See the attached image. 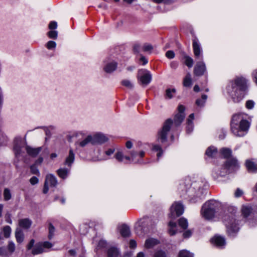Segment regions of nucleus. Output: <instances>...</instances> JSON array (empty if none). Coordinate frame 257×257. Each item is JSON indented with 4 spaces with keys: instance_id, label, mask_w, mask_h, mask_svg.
<instances>
[{
    "instance_id": "1",
    "label": "nucleus",
    "mask_w": 257,
    "mask_h": 257,
    "mask_svg": "<svg viewBox=\"0 0 257 257\" xmlns=\"http://www.w3.org/2000/svg\"><path fill=\"white\" fill-rule=\"evenodd\" d=\"M246 88V80L243 77H236L229 82L226 90L234 102L240 101L243 98L242 91Z\"/></svg>"
},
{
    "instance_id": "2",
    "label": "nucleus",
    "mask_w": 257,
    "mask_h": 257,
    "mask_svg": "<svg viewBox=\"0 0 257 257\" xmlns=\"http://www.w3.org/2000/svg\"><path fill=\"white\" fill-rule=\"evenodd\" d=\"M250 126L249 122L243 118L241 114H235L230 121L231 132L236 137L244 136L248 132Z\"/></svg>"
},
{
    "instance_id": "3",
    "label": "nucleus",
    "mask_w": 257,
    "mask_h": 257,
    "mask_svg": "<svg viewBox=\"0 0 257 257\" xmlns=\"http://www.w3.org/2000/svg\"><path fill=\"white\" fill-rule=\"evenodd\" d=\"M238 167L239 164L237 159L232 158L227 160L224 165L215 167L212 171V176L215 179L224 177Z\"/></svg>"
},
{
    "instance_id": "4",
    "label": "nucleus",
    "mask_w": 257,
    "mask_h": 257,
    "mask_svg": "<svg viewBox=\"0 0 257 257\" xmlns=\"http://www.w3.org/2000/svg\"><path fill=\"white\" fill-rule=\"evenodd\" d=\"M220 207L221 204L219 201L208 200L203 205L200 211L201 215L206 220H211L214 217L216 211Z\"/></svg>"
},
{
    "instance_id": "5",
    "label": "nucleus",
    "mask_w": 257,
    "mask_h": 257,
    "mask_svg": "<svg viewBox=\"0 0 257 257\" xmlns=\"http://www.w3.org/2000/svg\"><path fill=\"white\" fill-rule=\"evenodd\" d=\"M199 182H194L191 186L189 187L186 186L184 184H180L179 190L182 192V195H184L185 193H187L188 196L190 198V201L195 203L198 200H195V197L196 196L198 199H200V196L202 194L201 189V186L199 185Z\"/></svg>"
},
{
    "instance_id": "6",
    "label": "nucleus",
    "mask_w": 257,
    "mask_h": 257,
    "mask_svg": "<svg viewBox=\"0 0 257 257\" xmlns=\"http://www.w3.org/2000/svg\"><path fill=\"white\" fill-rule=\"evenodd\" d=\"M223 222L229 236H234L239 230L238 220L233 214H226L223 217Z\"/></svg>"
},
{
    "instance_id": "7",
    "label": "nucleus",
    "mask_w": 257,
    "mask_h": 257,
    "mask_svg": "<svg viewBox=\"0 0 257 257\" xmlns=\"http://www.w3.org/2000/svg\"><path fill=\"white\" fill-rule=\"evenodd\" d=\"M171 119H167L163 124L162 128L158 132L157 140L158 142L163 143L167 141V135L172 124Z\"/></svg>"
},
{
    "instance_id": "8",
    "label": "nucleus",
    "mask_w": 257,
    "mask_h": 257,
    "mask_svg": "<svg viewBox=\"0 0 257 257\" xmlns=\"http://www.w3.org/2000/svg\"><path fill=\"white\" fill-rule=\"evenodd\" d=\"M26 146H27L22 140L18 139L15 140L14 150L15 155L17 158L24 156L25 152V151H26Z\"/></svg>"
},
{
    "instance_id": "9",
    "label": "nucleus",
    "mask_w": 257,
    "mask_h": 257,
    "mask_svg": "<svg viewBox=\"0 0 257 257\" xmlns=\"http://www.w3.org/2000/svg\"><path fill=\"white\" fill-rule=\"evenodd\" d=\"M169 217L175 219L183 213L184 207L180 203H175L171 207Z\"/></svg>"
},
{
    "instance_id": "10",
    "label": "nucleus",
    "mask_w": 257,
    "mask_h": 257,
    "mask_svg": "<svg viewBox=\"0 0 257 257\" xmlns=\"http://www.w3.org/2000/svg\"><path fill=\"white\" fill-rule=\"evenodd\" d=\"M178 112L175 115L174 123L176 125H179L185 118V107L183 105H179L178 107Z\"/></svg>"
},
{
    "instance_id": "11",
    "label": "nucleus",
    "mask_w": 257,
    "mask_h": 257,
    "mask_svg": "<svg viewBox=\"0 0 257 257\" xmlns=\"http://www.w3.org/2000/svg\"><path fill=\"white\" fill-rule=\"evenodd\" d=\"M131 157L129 156H124L123 155V153L121 151H118L115 154L114 157L119 162H122L123 161V160L125 159L127 161H130L132 160L133 161H135V158L137 155V153L135 151H132L130 153Z\"/></svg>"
},
{
    "instance_id": "12",
    "label": "nucleus",
    "mask_w": 257,
    "mask_h": 257,
    "mask_svg": "<svg viewBox=\"0 0 257 257\" xmlns=\"http://www.w3.org/2000/svg\"><path fill=\"white\" fill-rule=\"evenodd\" d=\"M92 145L102 144L107 142L108 138L104 134L97 133L92 136Z\"/></svg>"
},
{
    "instance_id": "13",
    "label": "nucleus",
    "mask_w": 257,
    "mask_h": 257,
    "mask_svg": "<svg viewBox=\"0 0 257 257\" xmlns=\"http://www.w3.org/2000/svg\"><path fill=\"white\" fill-rule=\"evenodd\" d=\"M206 71V66L203 61L198 62L195 65L194 68L195 75L200 76L203 75Z\"/></svg>"
},
{
    "instance_id": "14",
    "label": "nucleus",
    "mask_w": 257,
    "mask_h": 257,
    "mask_svg": "<svg viewBox=\"0 0 257 257\" xmlns=\"http://www.w3.org/2000/svg\"><path fill=\"white\" fill-rule=\"evenodd\" d=\"M143 71L144 73L140 77L139 79L142 84L147 85L151 82L152 75L148 71L144 70Z\"/></svg>"
},
{
    "instance_id": "15",
    "label": "nucleus",
    "mask_w": 257,
    "mask_h": 257,
    "mask_svg": "<svg viewBox=\"0 0 257 257\" xmlns=\"http://www.w3.org/2000/svg\"><path fill=\"white\" fill-rule=\"evenodd\" d=\"M117 66V63L114 61H111L105 64L103 69L105 72L111 73L116 69Z\"/></svg>"
},
{
    "instance_id": "16",
    "label": "nucleus",
    "mask_w": 257,
    "mask_h": 257,
    "mask_svg": "<svg viewBox=\"0 0 257 257\" xmlns=\"http://www.w3.org/2000/svg\"><path fill=\"white\" fill-rule=\"evenodd\" d=\"M75 160V154L72 149H70L69 151V154L67 157H66L64 164L65 166H67L69 168H71L73 163L74 162Z\"/></svg>"
},
{
    "instance_id": "17",
    "label": "nucleus",
    "mask_w": 257,
    "mask_h": 257,
    "mask_svg": "<svg viewBox=\"0 0 257 257\" xmlns=\"http://www.w3.org/2000/svg\"><path fill=\"white\" fill-rule=\"evenodd\" d=\"M212 243L219 247H222L225 245V238L219 235H215L211 239Z\"/></svg>"
},
{
    "instance_id": "18",
    "label": "nucleus",
    "mask_w": 257,
    "mask_h": 257,
    "mask_svg": "<svg viewBox=\"0 0 257 257\" xmlns=\"http://www.w3.org/2000/svg\"><path fill=\"white\" fill-rule=\"evenodd\" d=\"M193 50L194 55L196 57H198L201 55V48L200 45L199 44L197 39H194L193 40Z\"/></svg>"
},
{
    "instance_id": "19",
    "label": "nucleus",
    "mask_w": 257,
    "mask_h": 257,
    "mask_svg": "<svg viewBox=\"0 0 257 257\" xmlns=\"http://www.w3.org/2000/svg\"><path fill=\"white\" fill-rule=\"evenodd\" d=\"M19 226L23 229H29L32 223V221L29 218H23L19 220Z\"/></svg>"
},
{
    "instance_id": "20",
    "label": "nucleus",
    "mask_w": 257,
    "mask_h": 257,
    "mask_svg": "<svg viewBox=\"0 0 257 257\" xmlns=\"http://www.w3.org/2000/svg\"><path fill=\"white\" fill-rule=\"evenodd\" d=\"M45 183L51 187H55L57 184V180L54 175L50 174L46 176Z\"/></svg>"
},
{
    "instance_id": "21",
    "label": "nucleus",
    "mask_w": 257,
    "mask_h": 257,
    "mask_svg": "<svg viewBox=\"0 0 257 257\" xmlns=\"http://www.w3.org/2000/svg\"><path fill=\"white\" fill-rule=\"evenodd\" d=\"M41 150L42 147L33 148L28 146H26V152L27 154L33 157H36L39 154V153L41 151Z\"/></svg>"
},
{
    "instance_id": "22",
    "label": "nucleus",
    "mask_w": 257,
    "mask_h": 257,
    "mask_svg": "<svg viewBox=\"0 0 257 257\" xmlns=\"http://www.w3.org/2000/svg\"><path fill=\"white\" fill-rule=\"evenodd\" d=\"M92 136L89 135L83 140L77 142L76 143V145L82 148H84L87 146L89 143L92 144Z\"/></svg>"
},
{
    "instance_id": "23",
    "label": "nucleus",
    "mask_w": 257,
    "mask_h": 257,
    "mask_svg": "<svg viewBox=\"0 0 257 257\" xmlns=\"http://www.w3.org/2000/svg\"><path fill=\"white\" fill-rule=\"evenodd\" d=\"M45 250L43 248V246L41 244V242H39L37 243L32 250V254L33 255H37L39 254H41L45 252Z\"/></svg>"
},
{
    "instance_id": "24",
    "label": "nucleus",
    "mask_w": 257,
    "mask_h": 257,
    "mask_svg": "<svg viewBox=\"0 0 257 257\" xmlns=\"http://www.w3.org/2000/svg\"><path fill=\"white\" fill-rule=\"evenodd\" d=\"M15 237L17 242L19 243H22L24 240V234L20 228H17L15 231Z\"/></svg>"
},
{
    "instance_id": "25",
    "label": "nucleus",
    "mask_w": 257,
    "mask_h": 257,
    "mask_svg": "<svg viewBox=\"0 0 257 257\" xmlns=\"http://www.w3.org/2000/svg\"><path fill=\"white\" fill-rule=\"evenodd\" d=\"M70 168H60L57 171V175L58 176L63 179H65L67 177L68 173L70 171Z\"/></svg>"
},
{
    "instance_id": "26",
    "label": "nucleus",
    "mask_w": 257,
    "mask_h": 257,
    "mask_svg": "<svg viewBox=\"0 0 257 257\" xmlns=\"http://www.w3.org/2000/svg\"><path fill=\"white\" fill-rule=\"evenodd\" d=\"M119 232L123 237H127L130 235V228L126 225H122L119 227Z\"/></svg>"
},
{
    "instance_id": "27",
    "label": "nucleus",
    "mask_w": 257,
    "mask_h": 257,
    "mask_svg": "<svg viewBox=\"0 0 257 257\" xmlns=\"http://www.w3.org/2000/svg\"><path fill=\"white\" fill-rule=\"evenodd\" d=\"M246 167L249 172H255L257 170V165L250 160H247L245 163Z\"/></svg>"
},
{
    "instance_id": "28",
    "label": "nucleus",
    "mask_w": 257,
    "mask_h": 257,
    "mask_svg": "<svg viewBox=\"0 0 257 257\" xmlns=\"http://www.w3.org/2000/svg\"><path fill=\"white\" fill-rule=\"evenodd\" d=\"M193 119L194 113H191L189 115V117L187 119V132L188 133L192 132L193 130V125L192 122Z\"/></svg>"
},
{
    "instance_id": "29",
    "label": "nucleus",
    "mask_w": 257,
    "mask_h": 257,
    "mask_svg": "<svg viewBox=\"0 0 257 257\" xmlns=\"http://www.w3.org/2000/svg\"><path fill=\"white\" fill-rule=\"evenodd\" d=\"M159 243L158 240L154 238H149L145 241V247L147 248H152Z\"/></svg>"
},
{
    "instance_id": "30",
    "label": "nucleus",
    "mask_w": 257,
    "mask_h": 257,
    "mask_svg": "<svg viewBox=\"0 0 257 257\" xmlns=\"http://www.w3.org/2000/svg\"><path fill=\"white\" fill-rule=\"evenodd\" d=\"M242 215L244 217H247L252 212V209L250 206L243 205L241 208Z\"/></svg>"
},
{
    "instance_id": "31",
    "label": "nucleus",
    "mask_w": 257,
    "mask_h": 257,
    "mask_svg": "<svg viewBox=\"0 0 257 257\" xmlns=\"http://www.w3.org/2000/svg\"><path fill=\"white\" fill-rule=\"evenodd\" d=\"M192 84L191 75L190 73H187L186 76L184 78L183 85L184 87H190Z\"/></svg>"
},
{
    "instance_id": "32",
    "label": "nucleus",
    "mask_w": 257,
    "mask_h": 257,
    "mask_svg": "<svg viewBox=\"0 0 257 257\" xmlns=\"http://www.w3.org/2000/svg\"><path fill=\"white\" fill-rule=\"evenodd\" d=\"M217 154V149L213 146L208 148L206 151V155L209 157H214Z\"/></svg>"
},
{
    "instance_id": "33",
    "label": "nucleus",
    "mask_w": 257,
    "mask_h": 257,
    "mask_svg": "<svg viewBox=\"0 0 257 257\" xmlns=\"http://www.w3.org/2000/svg\"><path fill=\"white\" fill-rule=\"evenodd\" d=\"M169 233L170 235H173L175 234L177 232V231L176 230V228L177 227L176 223L175 222H173L172 221H170L169 222Z\"/></svg>"
},
{
    "instance_id": "34",
    "label": "nucleus",
    "mask_w": 257,
    "mask_h": 257,
    "mask_svg": "<svg viewBox=\"0 0 257 257\" xmlns=\"http://www.w3.org/2000/svg\"><path fill=\"white\" fill-rule=\"evenodd\" d=\"M119 251L114 247H111L108 250V257H118Z\"/></svg>"
},
{
    "instance_id": "35",
    "label": "nucleus",
    "mask_w": 257,
    "mask_h": 257,
    "mask_svg": "<svg viewBox=\"0 0 257 257\" xmlns=\"http://www.w3.org/2000/svg\"><path fill=\"white\" fill-rule=\"evenodd\" d=\"M201 98L202 99H197L196 101V104L199 107L204 106L207 98V96L206 94H203L201 96Z\"/></svg>"
},
{
    "instance_id": "36",
    "label": "nucleus",
    "mask_w": 257,
    "mask_h": 257,
    "mask_svg": "<svg viewBox=\"0 0 257 257\" xmlns=\"http://www.w3.org/2000/svg\"><path fill=\"white\" fill-rule=\"evenodd\" d=\"M220 153L224 158H227L231 156V150L228 148H222L220 150Z\"/></svg>"
},
{
    "instance_id": "37",
    "label": "nucleus",
    "mask_w": 257,
    "mask_h": 257,
    "mask_svg": "<svg viewBox=\"0 0 257 257\" xmlns=\"http://www.w3.org/2000/svg\"><path fill=\"white\" fill-rule=\"evenodd\" d=\"M153 150L156 152H158L157 153V158L159 159L160 157L162 156L163 151L161 147L158 145H154L153 146Z\"/></svg>"
},
{
    "instance_id": "38",
    "label": "nucleus",
    "mask_w": 257,
    "mask_h": 257,
    "mask_svg": "<svg viewBox=\"0 0 257 257\" xmlns=\"http://www.w3.org/2000/svg\"><path fill=\"white\" fill-rule=\"evenodd\" d=\"M178 256L179 257H194L193 253L185 249L181 250Z\"/></svg>"
},
{
    "instance_id": "39",
    "label": "nucleus",
    "mask_w": 257,
    "mask_h": 257,
    "mask_svg": "<svg viewBox=\"0 0 257 257\" xmlns=\"http://www.w3.org/2000/svg\"><path fill=\"white\" fill-rule=\"evenodd\" d=\"M179 225L183 229H186L188 227V221L187 220L183 217H182L179 220Z\"/></svg>"
},
{
    "instance_id": "40",
    "label": "nucleus",
    "mask_w": 257,
    "mask_h": 257,
    "mask_svg": "<svg viewBox=\"0 0 257 257\" xmlns=\"http://www.w3.org/2000/svg\"><path fill=\"white\" fill-rule=\"evenodd\" d=\"M184 58L185 60L184 63L185 65L189 68L192 67L193 64V59L190 57L188 56H185Z\"/></svg>"
},
{
    "instance_id": "41",
    "label": "nucleus",
    "mask_w": 257,
    "mask_h": 257,
    "mask_svg": "<svg viewBox=\"0 0 257 257\" xmlns=\"http://www.w3.org/2000/svg\"><path fill=\"white\" fill-rule=\"evenodd\" d=\"M153 49V46L150 44L146 43L142 46V50L144 52L151 53Z\"/></svg>"
},
{
    "instance_id": "42",
    "label": "nucleus",
    "mask_w": 257,
    "mask_h": 257,
    "mask_svg": "<svg viewBox=\"0 0 257 257\" xmlns=\"http://www.w3.org/2000/svg\"><path fill=\"white\" fill-rule=\"evenodd\" d=\"M3 231L5 237L9 238L11 234V228L9 226H6L3 228Z\"/></svg>"
},
{
    "instance_id": "43",
    "label": "nucleus",
    "mask_w": 257,
    "mask_h": 257,
    "mask_svg": "<svg viewBox=\"0 0 257 257\" xmlns=\"http://www.w3.org/2000/svg\"><path fill=\"white\" fill-rule=\"evenodd\" d=\"M55 231V227L52 225V223L49 224V235H48V238L49 239H51L52 238L54 235V232Z\"/></svg>"
},
{
    "instance_id": "44",
    "label": "nucleus",
    "mask_w": 257,
    "mask_h": 257,
    "mask_svg": "<svg viewBox=\"0 0 257 257\" xmlns=\"http://www.w3.org/2000/svg\"><path fill=\"white\" fill-rule=\"evenodd\" d=\"M153 257H167V255L164 251L160 249L154 252Z\"/></svg>"
},
{
    "instance_id": "45",
    "label": "nucleus",
    "mask_w": 257,
    "mask_h": 257,
    "mask_svg": "<svg viewBox=\"0 0 257 257\" xmlns=\"http://www.w3.org/2000/svg\"><path fill=\"white\" fill-rule=\"evenodd\" d=\"M176 92V89H167L166 91V96L170 99L172 98L173 94Z\"/></svg>"
},
{
    "instance_id": "46",
    "label": "nucleus",
    "mask_w": 257,
    "mask_h": 257,
    "mask_svg": "<svg viewBox=\"0 0 257 257\" xmlns=\"http://www.w3.org/2000/svg\"><path fill=\"white\" fill-rule=\"evenodd\" d=\"M4 199L6 200H9L11 198V194L9 189L6 188L4 192Z\"/></svg>"
},
{
    "instance_id": "47",
    "label": "nucleus",
    "mask_w": 257,
    "mask_h": 257,
    "mask_svg": "<svg viewBox=\"0 0 257 257\" xmlns=\"http://www.w3.org/2000/svg\"><path fill=\"white\" fill-rule=\"evenodd\" d=\"M8 249L11 253H12L15 251V244L12 241L9 242V244L8 245Z\"/></svg>"
},
{
    "instance_id": "48",
    "label": "nucleus",
    "mask_w": 257,
    "mask_h": 257,
    "mask_svg": "<svg viewBox=\"0 0 257 257\" xmlns=\"http://www.w3.org/2000/svg\"><path fill=\"white\" fill-rule=\"evenodd\" d=\"M56 47V43L53 41H49L46 44V47L49 50L55 49Z\"/></svg>"
},
{
    "instance_id": "49",
    "label": "nucleus",
    "mask_w": 257,
    "mask_h": 257,
    "mask_svg": "<svg viewBox=\"0 0 257 257\" xmlns=\"http://www.w3.org/2000/svg\"><path fill=\"white\" fill-rule=\"evenodd\" d=\"M121 84L122 85L126 87L129 89H132L133 87V85L132 82L128 80H123L121 82Z\"/></svg>"
},
{
    "instance_id": "50",
    "label": "nucleus",
    "mask_w": 257,
    "mask_h": 257,
    "mask_svg": "<svg viewBox=\"0 0 257 257\" xmlns=\"http://www.w3.org/2000/svg\"><path fill=\"white\" fill-rule=\"evenodd\" d=\"M48 37L51 39H56L58 36V32L56 31H50L48 33Z\"/></svg>"
},
{
    "instance_id": "51",
    "label": "nucleus",
    "mask_w": 257,
    "mask_h": 257,
    "mask_svg": "<svg viewBox=\"0 0 257 257\" xmlns=\"http://www.w3.org/2000/svg\"><path fill=\"white\" fill-rule=\"evenodd\" d=\"M41 244L43 246V248L45 250V249L47 248H50L53 246V244L52 243L49 242V241H44V242H41Z\"/></svg>"
},
{
    "instance_id": "52",
    "label": "nucleus",
    "mask_w": 257,
    "mask_h": 257,
    "mask_svg": "<svg viewBox=\"0 0 257 257\" xmlns=\"http://www.w3.org/2000/svg\"><path fill=\"white\" fill-rule=\"evenodd\" d=\"M31 172L33 174L39 175V171L36 165H33L30 167Z\"/></svg>"
},
{
    "instance_id": "53",
    "label": "nucleus",
    "mask_w": 257,
    "mask_h": 257,
    "mask_svg": "<svg viewBox=\"0 0 257 257\" xmlns=\"http://www.w3.org/2000/svg\"><path fill=\"white\" fill-rule=\"evenodd\" d=\"M35 242V239H31L30 240V241H29V242L27 245L26 247H27V250H31V249L32 250L33 248L35 246L34 245Z\"/></svg>"
},
{
    "instance_id": "54",
    "label": "nucleus",
    "mask_w": 257,
    "mask_h": 257,
    "mask_svg": "<svg viewBox=\"0 0 257 257\" xmlns=\"http://www.w3.org/2000/svg\"><path fill=\"white\" fill-rule=\"evenodd\" d=\"M142 49V46L139 43L135 44L134 46V51L135 53H139Z\"/></svg>"
},
{
    "instance_id": "55",
    "label": "nucleus",
    "mask_w": 257,
    "mask_h": 257,
    "mask_svg": "<svg viewBox=\"0 0 257 257\" xmlns=\"http://www.w3.org/2000/svg\"><path fill=\"white\" fill-rule=\"evenodd\" d=\"M254 105V102L252 100H247L246 102V107L248 109H252Z\"/></svg>"
},
{
    "instance_id": "56",
    "label": "nucleus",
    "mask_w": 257,
    "mask_h": 257,
    "mask_svg": "<svg viewBox=\"0 0 257 257\" xmlns=\"http://www.w3.org/2000/svg\"><path fill=\"white\" fill-rule=\"evenodd\" d=\"M142 227L141 226H138L136 228V233L140 236L143 235L144 234V231H142Z\"/></svg>"
},
{
    "instance_id": "57",
    "label": "nucleus",
    "mask_w": 257,
    "mask_h": 257,
    "mask_svg": "<svg viewBox=\"0 0 257 257\" xmlns=\"http://www.w3.org/2000/svg\"><path fill=\"white\" fill-rule=\"evenodd\" d=\"M166 56L169 59H172L175 57V53L173 51H168L166 53Z\"/></svg>"
},
{
    "instance_id": "58",
    "label": "nucleus",
    "mask_w": 257,
    "mask_h": 257,
    "mask_svg": "<svg viewBox=\"0 0 257 257\" xmlns=\"http://www.w3.org/2000/svg\"><path fill=\"white\" fill-rule=\"evenodd\" d=\"M57 27V23L55 21L51 22L49 25V28L50 29L53 30L56 29Z\"/></svg>"
},
{
    "instance_id": "59",
    "label": "nucleus",
    "mask_w": 257,
    "mask_h": 257,
    "mask_svg": "<svg viewBox=\"0 0 257 257\" xmlns=\"http://www.w3.org/2000/svg\"><path fill=\"white\" fill-rule=\"evenodd\" d=\"M152 1L157 4L164 3L168 4L171 3L170 0H152Z\"/></svg>"
},
{
    "instance_id": "60",
    "label": "nucleus",
    "mask_w": 257,
    "mask_h": 257,
    "mask_svg": "<svg viewBox=\"0 0 257 257\" xmlns=\"http://www.w3.org/2000/svg\"><path fill=\"white\" fill-rule=\"evenodd\" d=\"M30 182L32 185H34L38 183L39 180L37 177L34 176L30 179Z\"/></svg>"
},
{
    "instance_id": "61",
    "label": "nucleus",
    "mask_w": 257,
    "mask_h": 257,
    "mask_svg": "<svg viewBox=\"0 0 257 257\" xmlns=\"http://www.w3.org/2000/svg\"><path fill=\"white\" fill-rule=\"evenodd\" d=\"M243 194V191L239 188H237L235 192L234 195L236 197H239Z\"/></svg>"
},
{
    "instance_id": "62",
    "label": "nucleus",
    "mask_w": 257,
    "mask_h": 257,
    "mask_svg": "<svg viewBox=\"0 0 257 257\" xmlns=\"http://www.w3.org/2000/svg\"><path fill=\"white\" fill-rule=\"evenodd\" d=\"M0 255L3 256H7V252L4 247H0Z\"/></svg>"
},
{
    "instance_id": "63",
    "label": "nucleus",
    "mask_w": 257,
    "mask_h": 257,
    "mask_svg": "<svg viewBox=\"0 0 257 257\" xmlns=\"http://www.w3.org/2000/svg\"><path fill=\"white\" fill-rule=\"evenodd\" d=\"M192 234V232L190 230H187L183 233V236L184 238L189 237Z\"/></svg>"
},
{
    "instance_id": "64",
    "label": "nucleus",
    "mask_w": 257,
    "mask_h": 257,
    "mask_svg": "<svg viewBox=\"0 0 257 257\" xmlns=\"http://www.w3.org/2000/svg\"><path fill=\"white\" fill-rule=\"evenodd\" d=\"M252 75L253 77V78L254 80V82L257 84V70H255L253 71L252 73Z\"/></svg>"
}]
</instances>
